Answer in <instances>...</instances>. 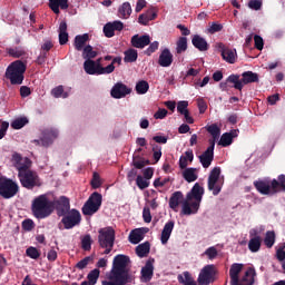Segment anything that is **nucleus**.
I'll use <instances>...</instances> for the list:
<instances>
[{"label":"nucleus","instance_id":"f257e3e1","mask_svg":"<svg viewBox=\"0 0 285 285\" xmlns=\"http://www.w3.org/2000/svg\"><path fill=\"white\" fill-rule=\"evenodd\" d=\"M130 257L118 254L114 257L109 279L102 281V285L132 284L135 276L130 274Z\"/></svg>","mask_w":285,"mask_h":285},{"label":"nucleus","instance_id":"f03ea898","mask_svg":"<svg viewBox=\"0 0 285 285\" xmlns=\"http://www.w3.org/2000/svg\"><path fill=\"white\" fill-rule=\"evenodd\" d=\"M203 198L204 187L196 183L190 191L187 193L186 200L183 203V215H197Z\"/></svg>","mask_w":285,"mask_h":285},{"label":"nucleus","instance_id":"7ed1b4c3","mask_svg":"<svg viewBox=\"0 0 285 285\" xmlns=\"http://www.w3.org/2000/svg\"><path fill=\"white\" fill-rule=\"evenodd\" d=\"M52 200L48 199V195L42 194L36 197L31 203L33 217L37 219H46L52 215Z\"/></svg>","mask_w":285,"mask_h":285},{"label":"nucleus","instance_id":"20e7f679","mask_svg":"<svg viewBox=\"0 0 285 285\" xmlns=\"http://www.w3.org/2000/svg\"><path fill=\"white\" fill-rule=\"evenodd\" d=\"M27 69L28 65L22 60H16L8 66L6 77L9 79L11 86H21L23 83Z\"/></svg>","mask_w":285,"mask_h":285},{"label":"nucleus","instance_id":"39448f33","mask_svg":"<svg viewBox=\"0 0 285 285\" xmlns=\"http://www.w3.org/2000/svg\"><path fill=\"white\" fill-rule=\"evenodd\" d=\"M98 243L100 248H105L104 254L110 255L115 247V229L112 227H105L98 230Z\"/></svg>","mask_w":285,"mask_h":285},{"label":"nucleus","instance_id":"423d86ee","mask_svg":"<svg viewBox=\"0 0 285 285\" xmlns=\"http://www.w3.org/2000/svg\"><path fill=\"white\" fill-rule=\"evenodd\" d=\"M242 79H239V75H230L228 76V81H232L235 90H243L244 86H248V83H257L259 81V75L253 71H245L242 73Z\"/></svg>","mask_w":285,"mask_h":285},{"label":"nucleus","instance_id":"0eeeda50","mask_svg":"<svg viewBox=\"0 0 285 285\" xmlns=\"http://www.w3.org/2000/svg\"><path fill=\"white\" fill-rule=\"evenodd\" d=\"M207 188L215 197L222 193L224 188V178H222V167H214L208 176Z\"/></svg>","mask_w":285,"mask_h":285},{"label":"nucleus","instance_id":"6e6552de","mask_svg":"<svg viewBox=\"0 0 285 285\" xmlns=\"http://www.w3.org/2000/svg\"><path fill=\"white\" fill-rule=\"evenodd\" d=\"M102 202L104 196H101V194L98 191L92 193L81 208L82 215L86 217H92V215L99 213Z\"/></svg>","mask_w":285,"mask_h":285},{"label":"nucleus","instance_id":"1a4fd4ad","mask_svg":"<svg viewBox=\"0 0 285 285\" xmlns=\"http://www.w3.org/2000/svg\"><path fill=\"white\" fill-rule=\"evenodd\" d=\"M19 193V184L8 178L0 177V197L2 199H12Z\"/></svg>","mask_w":285,"mask_h":285},{"label":"nucleus","instance_id":"9d476101","mask_svg":"<svg viewBox=\"0 0 285 285\" xmlns=\"http://www.w3.org/2000/svg\"><path fill=\"white\" fill-rule=\"evenodd\" d=\"M18 179L22 188H27V190H33L35 188H39V186H41L39 174L32 169L22 174H18Z\"/></svg>","mask_w":285,"mask_h":285},{"label":"nucleus","instance_id":"9b49d317","mask_svg":"<svg viewBox=\"0 0 285 285\" xmlns=\"http://www.w3.org/2000/svg\"><path fill=\"white\" fill-rule=\"evenodd\" d=\"M277 179L268 180V179H259L254 181V187L261 195H268L273 197V195H277Z\"/></svg>","mask_w":285,"mask_h":285},{"label":"nucleus","instance_id":"f8f14e48","mask_svg":"<svg viewBox=\"0 0 285 285\" xmlns=\"http://www.w3.org/2000/svg\"><path fill=\"white\" fill-rule=\"evenodd\" d=\"M85 72L87 75H112L115 72V67L112 65H108L107 67H100L95 63L94 60H86L83 62Z\"/></svg>","mask_w":285,"mask_h":285},{"label":"nucleus","instance_id":"ddd939ff","mask_svg":"<svg viewBox=\"0 0 285 285\" xmlns=\"http://www.w3.org/2000/svg\"><path fill=\"white\" fill-rule=\"evenodd\" d=\"M61 224L66 230H70L75 228V226H79L81 224V213L78 209H71L67 214L62 216Z\"/></svg>","mask_w":285,"mask_h":285},{"label":"nucleus","instance_id":"4468645a","mask_svg":"<svg viewBox=\"0 0 285 285\" xmlns=\"http://www.w3.org/2000/svg\"><path fill=\"white\" fill-rule=\"evenodd\" d=\"M12 161L14 164L16 170H18V175L22 173H28L32 168V160L28 157H22L21 154L14 153L12 155Z\"/></svg>","mask_w":285,"mask_h":285},{"label":"nucleus","instance_id":"2eb2a0df","mask_svg":"<svg viewBox=\"0 0 285 285\" xmlns=\"http://www.w3.org/2000/svg\"><path fill=\"white\" fill-rule=\"evenodd\" d=\"M215 275H217V271L215 269V265H206L198 275V284L199 285H208L215 282Z\"/></svg>","mask_w":285,"mask_h":285},{"label":"nucleus","instance_id":"dca6fc26","mask_svg":"<svg viewBox=\"0 0 285 285\" xmlns=\"http://www.w3.org/2000/svg\"><path fill=\"white\" fill-rule=\"evenodd\" d=\"M59 137V131L56 129H45L42 131L41 139L33 140V144L37 146H43V148H48L49 146H52L55 139Z\"/></svg>","mask_w":285,"mask_h":285},{"label":"nucleus","instance_id":"f3484780","mask_svg":"<svg viewBox=\"0 0 285 285\" xmlns=\"http://www.w3.org/2000/svg\"><path fill=\"white\" fill-rule=\"evenodd\" d=\"M52 202V212L56 209L58 217H62L70 213V199L66 196H61L60 198Z\"/></svg>","mask_w":285,"mask_h":285},{"label":"nucleus","instance_id":"a211bd4d","mask_svg":"<svg viewBox=\"0 0 285 285\" xmlns=\"http://www.w3.org/2000/svg\"><path fill=\"white\" fill-rule=\"evenodd\" d=\"M203 168H210L213 159H215V141H212V145L198 157Z\"/></svg>","mask_w":285,"mask_h":285},{"label":"nucleus","instance_id":"6ab92c4d","mask_svg":"<svg viewBox=\"0 0 285 285\" xmlns=\"http://www.w3.org/2000/svg\"><path fill=\"white\" fill-rule=\"evenodd\" d=\"M249 237L248 248L250 253H259L262 248V236H259V232L257 229H250Z\"/></svg>","mask_w":285,"mask_h":285},{"label":"nucleus","instance_id":"aec40b11","mask_svg":"<svg viewBox=\"0 0 285 285\" xmlns=\"http://www.w3.org/2000/svg\"><path fill=\"white\" fill-rule=\"evenodd\" d=\"M132 90L128 88V86L124 85V82H117L111 88L110 95L114 99H124L127 95H130Z\"/></svg>","mask_w":285,"mask_h":285},{"label":"nucleus","instance_id":"412c9836","mask_svg":"<svg viewBox=\"0 0 285 285\" xmlns=\"http://www.w3.org/2000/svg\"><path fill=\"white\" fill-rule=\"evenodd\" d=\"M132 48H138L140 50H144L146 46H150V36L149 35H135L131 37L130 41Z\"/></svg>","mask_w":285,"mask_h":285},{"label":"nucleus","instance_id":"4be33fe9","mask_svg":"<svg viewBox=\"0 0 285 285\" xmlns=\"http://www.w3.org/2000/svg\"><path fill=\"white\" fill-rule=\"evenodd\" d=\"M173 61L174 56L173 52H170V49H163L158 58V65H160L161 68H170V66H173Z\"/></svg>","mask_w":285,"mask_h":285},{"label":"nucleus","instance_id":"5701e85b","mask_svg":"<svg viewBox=\"0 0 285 285\" xmlns=\"http://www.w3.org/2000/svg\"><path fill=\"white\" fill-rule=\"evenodd\" d=\"M155 258H149L145 266L141 268V279L142 282H150L153 279V275L155 273Z\"/></svg>","mask_w":285,"mask_h":285},{"label":"nucleus","instance_id":"b1692460","mask_svg":"<svg viewBox=\"0 0 285 285\" xmlns=\"http://www.w3.org/2000/svg\"><path fill=\"white\" fill-rule=\"evenodd\" d=\"M219 48L222 50L224 61H227V63H235L237 59V50L227 48L224 43H220Z\"/></svg>","mask_w":285,"mask_h":285},{"label":"nucleus","instance_id":"393cba45","mask_svg":"<svg viewBox=\"0 0 285 285\" xmlns=\"http://www.w3.org/2000/svg\"><path fill=\"white\" fill-rule=\"evenodd\" d=\"M255 275H257V273L255 272V268H253V267L247 268L245 274L240 278L237 279V285L255 284Z\"/></svg>","mask_w":285,"mask_h":285},{"label":"nucleus","instance_id":"a878e982","mask_svg":"<svg viewBox=\"0 0 285 285\" xmlns=\"http://www.w3.org/2000/svg\"><path fill=\"white\" fill-rule=\"evenodd\" d=\"M244 269V264L234 263L229 268L230 285H237L239 273Z\"/></svg>","mask_w":285,"mask_h":285},{"label":"nucleus","instance_id":"bb28decb","mask_svg":"<svg viewBox=\"0 0 285 285\" xmlns=\"http://www.w3.org/2000/svg\"><path fill=\"white\" fill-rule=\"evenodd\" d=\"M157 19V11L155 9H148L145 13H141L138 17V23L140 26H148L150 21H155Z\"/></svg>","mask_w":285,"mask_h":285},{"label":"nucleus","instance_id":"cd10ccee","mask_svg":"<svg viewBox=\"0 0 285 285\" xmlns=\"http://www.w3.org/2000/svg\"><path fill=\"white\" fill-rule=\"evenodd\" d=\"M174 228H175V220H169L165 224L160 235L161 244H168V239H170V235H173Z\"/></svg>","mask_w":285,"mask_h":285},{"label":"nucleus","instance_id":"c85d7f7f","mask_svg":"<svg viewBox=\"0 0 285 285\" xmlns=\"http://www.w3.org/2000/svg\"><path fill=\"white\" fill-rule=\"evenodd\" d=\"M49 8L55 14H60L61 10H68V0H49Z\"/></svg>","mask_w":285,"mask_h":285},{"label":"nucleus","instance_id":"c756f323","mask_svg":"<svg viewBox=\"0 0 285 285\" xmlns=\"http://www.w3.org/2000/svg\"><path fill=\"white\" fill-rule=\"evenodd\" d=\"M191 43L194 46V48H196L197 50H199L200 52H206V50H208V48H210V46L208 45V42L206 41V39H204L202 36L199 35H195L191 39Z\"/></svg>","mask_w":285,"mask_h":285},{"label":"nucleus","instance_id":"7c9ffc66","mask_svg":"<svg viewBox=\"0 0 285 285\" xmlns=\"http://www.w3.org/2000/svg\"><path fill=\"white\" fill-rule=\"evenodd\" d=\"M238 132L239 130L234 129V130H230V132L223 134L218 145L223 146V148H227V146H230V144H233V139L237 137Z\"/></svg>","mask_w":285,"mask_h":285},{"label":"nucleus","instance_id":"2f4dec72","mask_svg":"<svg viewBox=\"0 0 285 285\" xmlns=\"http://www.w3.org/2000/svg\"><path fill=\"white\" fill-rule=\"evenodd\" d=\"M181 202H184V193L175 191L169 198V208H171V210H177Z\"/></svg>","mask_w":285,"mask_h":285},{"label":"nucleus","instance_id":"473e14b6","mask_svg":"<svg viewBox=\"0 0 285 285\" xmlns=\"http://www.w3.org/2000/svg\"><path fill=\"white\" fill-rule=\"evenodd\" d=\"M90 40V36L88 33L78 35L75 37V48L78 52H81L86 47V43Z\"/></svg>","mask_w":285,"mask_h":285},{"label":"nucleus","instance_id":"72a5a7b5","mask_svg":"<svg viewBox=\"0 0 285 285\" xmlns=\"http://www.w3.org/2000/svg\"><path fill=\"white\" fill-rule=\"evenodd\" d=\"M59 43L60 46L68 43V23L66 21H61L59 26Z\"/></svg>","mask_w":285,"mask_h":285},{"label":"nucleus","instance_id":"f704fd0d","mask_svg":"<svg viewBox=\"0 0 285 285\" xmlns=\"http://www.w3.org/2000/svg\"><path fill=\"white\" fill-rule=\"evenodd\" d=\"M193 159H195V154H193V149L185 151V155L180 156L179 158V168L184 170L188 167V161L193 163Z\"/></svg>","mask_w":285,"mask_h":285},{"label":"nucleus","instance_id":"c9c22d12","mask_svg":"<svg viewBox=\"0 0 285 285\" xmlns=\"http://www.w3.org/2000/svg\"><path fill=\"white\" fill-rule=\"evenodd\" d=\"M207 132H209V135H212L213 137V139H209V146H212V141H214L215 147V142L217 141V139H219V135H222V129H219L217 124H213L207 127Z\"/></svg>","mask_w":285,"mask_h":285},{"label":"nucleus","instance_id":"e433bc0d","mask_svg":"<svg viewBox=\"0 0 285 285\" xmlns=\"http://www.w3.org/2000/svg\"><path fill=\"white\" fill-rule=\"evenodd\" d=\"M197 168H193V167H189V168H186L184 171H183V177L185 179V181H188V184H193V181H197Z\"/></svg>","mask_w":285,"mask_h":285},{"label":"nucleus","instance_id":"4c0bfd02","mask_svg":"<svg viewBox=\"0 0 285 285\" xmlns=\"http://www.w3.org/2000/svg\"><path fill=\"white\" fill-rule=\"evenodd\" d=\"M124 55H125V58H124L125 63H135V61H137V59L139 58V53L137 52V49H134V48L127 49L124 52Z\"/></svg>","mask_w":285,"mask_h":285},{"label":"nucleus","instance_id":"58836bf2","mask_svg":"<svg viewBox=\"0 0 285 285\" xmlns=\"http://www.w3.org/2000/svg\"><path fill=\"white\" fill-rule=\"evenodd\" d=\"M118 13L121 19H129L130 14H132V7L130 6V2H124L118 9Z\"/></svg>","mask_w":285,"mask_h":285},{"label":"nucleus","instance_id":"ea45409f","mask_svg":"<svg viewBox=\"0 0 285 285\" xmlns=\"http://www.w3.org/2000/svg\"><path fill=\"white\" fill-rule=\"evenodd\" d=\"M150 253V243L145 242L136 247V254L138 257H146Z\"/></svg>","mask_w":285,"mask_h":285},{"label":"nucleus","instance_id":"a19ab883","mask_svg":"<svg viewBox=\"0 0 285 285\" xmlns=\"http://www.w3.org/2000/svg\"><path fill=\"white\" fill-rule=\"evenodd\" d=\"M186 50H188V38L180 37L176 42V52L177 55H181L183 52H186Z\"/></svg>","mask_w":285,"mask_h":285},{"label":"nucleus","instance_id":"79ce46f5","mask_svg":"<svg viewBox=\"0 0 285 285\" xmlns=\"http://www.w3.org/2000/svg\"><path fill=\"white\" fill-rule=\"evenodd\" d=\"M144 239V232L141 229H134L129 234L130 244H139Z\"/></svg>","mask_w":285,"mask_h":285},{"label":"nucleus","instance_id":"37998d69","mask_svg":"<svg viewBox=\"0 0 285 285\" xmlns=\"http://www.w3.org/2000/svg\"><path fill=\"white\" fill-rule=\"evenodd\" d=\"M150 160L141 158L139 156H135L132 159V166L137 169V170H141L144 167L149 166Z\"/></svg>","mask_w":285,"mask_h":285},{"label":"nucleus","instance_id":"c03bdc74","mask_svg":"<svg viewBox=\"0 0 285 285\" xmlns=\"http://www.w3.org/2000/svg\"><path fill=\"white\" fill-rule=\"evenodd\" d=\"M98 55L99 52L92 50V46L90 45L86 46L82 49V57L83 59H86V61L95 59V57H97Z\"/></svg>","mask_w":285,"mask_h":285},{"label":"nucleus","instance_id":"a18cd8bd","mask_svg":"<svg viewBox=\"0 0 285 285\" xmlns=\"http://www.w3.org/2000/svg\"><path fill=\"white\" fill-rule=\"evenodd\" d=\"M150 90V85L146 80H140L136 83L137 95H146Z\"/></svg>","mask_w":285,"mask_h":285},{"label":"nucleus","instance_id":"49530a36","mask_svg":"<svg viewBox=\"0 0 285 285\" xmlns=\"http://www.w3.org/2000/svg\"><path fill=\"white\" fill-rule=\"evenodd\" d=\"M264 244L267 248H273V246H275V232L273 230L266 232Z\"/></svg>","mask_w":285,"mask_h":285},{"label":"nucleus","instance_id":"de8ad7c7","mask_svg":"<svg viewBox=\"0 0 285 285\" xmlns=\"http://www.w3.org/2000/svg\"><path fill=\"white\" fill-rule=\"evenodd\" d=\"M27 124L28 119L26 117L16 118L11 122V128H13V130H21V128H23Z\"/></svg>","mask_w":285,"mask_h":285},{"label":"nucleus","instance_id":"09e8293b","mask_svg":"<svg viewBox=\"0 0 285 285\" xmlns=\"http://www.w3.org/2000/svg\"><path fill=\"white\" fill-rule=\"evenodd\" d=\"M9 57H13L14 59H19V57H23L26 51L19 47L7 49Z\"/></svg>","mask_w":285,"mask_h":285},{"label":"nucleus","instance_id":"8fccbe9b","mask_svg":"<svg viewBox=\"0 0 285 285\" xmlns=\"http://www.w3.org/2000/svg\"><path fill=\"white\" fill-rule=\"evenodd\" d=\"M178 282L179 284H195V281L193 279V276H190L189 272H184L183 275H178Z\"/></svg>","mask_w":285,"mask_h":285},{"label":"nucleus","instance_id":"3c124183","mask_svg":"<svg viewBox=\"0 0 285 285\" xmlns=\"http://www.w3.org/2000/svg\"><path fill=\"white\" fill-rule=\"evenodd\" d=\"M81 248L82 250H90L92 248V237L90 234H87L81 239Z\"/></svg>","mask_w":285,"mask_h":285},{"label":"nucleus","instance_id":"603ef678","mask_svg":"<svg viewBox=\"0 0 285 285\" xmlns=\"http://www.w3.org/2000/svg\"><path fill=\"white\" fill-rule=\"evenodd\" d=\"M99 269L95 268L89 274L87 275V279L89 285H95L97 284V279H99Z\"/></svg>","mask_w":285,"mask_h":285},{"label":"nucleus","instance_id":"864d4df0","mask_svg":"<svg viewBox=\"0 0 285 285\" xmlns=\"http://www.w3.org/2000/svg\"><path fill=\"white\" fill-rule=\"evenodd\" d=\"M27 257H30V259H39L41 257V252L37 249V247H29L26 250Z\"/></svg>","mask_w":285,"mask_h":285},{"label":"nucleus","instance_id":"5fc2aeb1","mask_svg":"<svg viewBox=\"0 0 285 285\" xmlns=\"http://www.w3.org/2000/svg\"><path fill=\"white\" fill-rule=\"evenodd\" d=\"M104 183L101 181V176H99V173L95 171L92 174V179H91V187L97 189V188H101V185Z\"/></svg>","mask_w":285,"mask_h":285},{"label":"nucleus","instance_id":"6e6d98bb","mask_svg":"<svg viewBox=\"0 0 285 285\" xmlns=\"http://www.w3.org/2000/svg\"><path fill=\"white\" fill-rule=\"evenodd\" d=\"M52 97L56 99H59V97H62L66 99L68 97V94H63V86H58L51 90Z\"/></svg>","mask_w":285,"mask_h":285},{"label":"nucleus","instance_id":"4d7b16f0","mask_svg":"<svg viewBox=\"0 0 285 285\" xmlns=\"http://www.w3.org/2000/svg\"><path fill=\"white\" fill-rule=\"evenodd\" d=\"M104 35L107 37V39H111V37H115V29L112 27V22H108L104 26Z\"/></svg>","mask_w":285,"mask_h":285},{"label":"nucleus","instance_id":"13d9d810","mask_svg":"<svg viewBox=\"0 0 285 285\" xmlns=\"http://www.w3.org/2000/svg\"><path fill=\"white\" fill-rule=\"evenodd\" d=\"M222 30H224V24L218 22H212L209 28L207 29V32H209V35H215V32H222Z\"/></svg>","mask_w":285,"mask_h":285},{"label":"nucleus","instance_id":"bf43d9fd","mask_svg":"<svg viewBox=\"0 0 285 285\" xmlns=\"http://www.w3.org/2000/svg\"><path fill=\"white\" fill-rule=\"evenodd\" d=\"M92 259H95V257L92 256H87L85 258H82L80 262H78L76 264V268H79V271H83V268H86L89 264V262H92Z\"/></svg>","mask_w":285,"mask_h":285},{"label":"nucleus","instance_id":"052dcab7","mask_svg":"<svg viewBox=\"0 0 285 285\" xmlns=\"http://www.w3.org/2000/svg\"><path fill=\"white\" fill-rule=\"evenodd\" d=\"M157 50H159V41H154L149 43V47L145 50V55H147V57H150V55L157 52Z\"/></svg>","mask_w":285,"mask_h":285},{"label":"nucleus","instance_id":"680f3d73","mask_svg":"<svg viewBox=\"0 0 285 285\" xmlns=\"http://www.w3.org/2000/svg\"><path fill=\"white\" fill-rule=\"evenodd\" d=\"M136 184L140 190H145V188H148V186H150V183H148V180L144 179V177L140 175L137 176Z\"/></svg>","mask_w":285,"mask_h":285},{"label":"nucleus","instance_id":"e2e57ef3","mask_svg":"<svg viewBox=\"0 0 285 285\" xmlns=\"http://www.w3.org/2000/svg\"><path fill=\"white\" fill-rule=\"evenodd\" d=\"M8 128H10V122L0 120V140L8 135Z\"/></svg>","mask_w":285,"mask_h":285},{"label":"nucleus","instance_id":"0e129e2a","mask_svg":"<svg viewBox=\"0 0 285 285\" xmlns=\"http://www.w3.org/2000/svg\"><path fill=\"white\" fill-rule=\"evenodd\" d=\"M153 157L155 159V163L157 164V161H159V159H161V146L159 145H153Z\"/></svg>","mask_w":285,"mask_h":285},{"label":"nucleus","instance_id":"69168bd1","mask_svg":"<svg viewBox=\"0 0 285 285\" xmlns=\"http://www.w3.org/2000/svg\"><path fill=\"white\" fill-rule=\"evenodd\" d=\"M254 43H255L256 50H264V38H262V36L255 35Z\"/></svg>","mask_w":285,"mask_h":285},{"label":"nucleus","instance_id":"338daca9","mask_svg":"<svg viewBox=\"0 0 285 285\" xmlns=\"http://www.w3.org/2000/svg\"><path fill=\"white\" fill-rule=\"evenodd\" d=\"M177 111L180 115H184L185 112H188V101H186V100L179 101L178 105H177Z\"/></svg>","mask_w":285,"mask_h":285},{"label":"nucleus","instance_id":"774afa93","mask_svg":"<svg viewBox=\"0 0 285 285\" xmlns=\"http://www.w3.org/2000/svg\"><path fill=\"white\" fill-rule=\"evenodd\" d=\"M277 193H282V190L285 193V175L282 174L278 176L277 180Z\"/></svg>","mask_w":285,"mask_h":285}]
</instances>
